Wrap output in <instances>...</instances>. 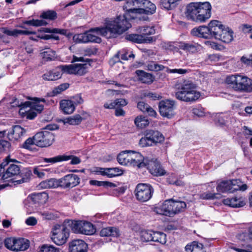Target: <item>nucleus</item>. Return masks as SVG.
Listing matches in <instances>:
<instances>
[{
  "label": "nucleus",
  "instance_id": "e433bc0d",
  "mask_svg": "<svg viewBox=\"0 0 252 252\" xmlns=\"http://www.w3.org/2000/svg\"><path fill=\"white\" fill-rule=\"evenodd\" d=\"M138 32L139 33H141L142 35L145 36V38L149 39V43L153 41V37L149 36V35L155 34V30L153 27H139L138 30Z\"/></svg>",
  "mask_w": 252,
  "mask_h": 252
},
{
  "label": "nucleus",
  "instance_id": "5fc2aeb1",
  "mask_svg": "<svg viewBox=\"0 0 252 252\" xmlns=\"http://www.w3.org/2000/svg\"><path fill=\"white\" fill-rule=\"evenodd\" d=\"M64 157H63V155H61L50 158H44L43 160L46 163L54 164L57 162H63V160L64 159Z\"/></svg>",
  "mask_w": 252,
  "mask_h": 252
},
{
  "label": "nucleus",
  "instance_id": "ea45409f",
  "mask_svg": "<svg viewBox=\"0 0 252 252\" xmlns=\"http://www.w3.org/2000/svg\"><path fill=\"white\" fill-rule=\"evenodd\" d=\"M40 55L45 61H52L56 58V52L50 48H46L41 50Z\"/></svg>",
  "mask_w": 252,
  "mask_h": 252
},
{
  "label": "nucleus",
  "instance_id": "3c124183",
  "mask_svg": "<svg viewBox=\"0 0 252 252\" xmlns=\"http://www.w3.org/2000/svg\"><path fill=\"white\" fill-rule=\"evenodd\" d=\"M24 24L33 26L35 27H39L44 25H46L47 23L43 19L42 20H34L32 19L30 20L25 21L23 22Z\"/></svg>",
  "mask_w": 252,
  "mask_h": 252
},
{
  "label": "nucleus",
  "instance_id": "8fccbe9b",
  "mask_svg": "<svg viewBox=\"0 0 252 252\" xmlns=\"http://www.w3.org/2000/svg\"><path fill=\"white\" fill-rule=\"evenodd\" d=\"M5 134V130L0 131V151H6L10 147V143L5 140H1Z\"/></svg>",
  "mask_w": 252,
  "mask_h": 252
},
{
  "label": "nucleus",
  "instance_id": "f8f14e48",
  "mask_svg": "<svg viewBox=\"0 0 252 252\" xmlns=\"http://www.w3.org/2000/svg\"><path fill=\"white\" fill-rule=\"evenodd\" d=\"M176 102L171 99H165L160 101L158 103L159 112L160 115L168 119L175 115Z\"/></svg>",
  "mask_w": 252,
  "mask_h": 252
},
{
  "label": "nucleus",
  "instance_id": "c85d7f7f",
  "mask_svg": "<svg viewBox=\"0 0 252 252\" xmlns=\"http://www.w3.org/2000/svg\"><path fill=\"white\" fill-rule=\"evenodd\" d=\"M60 67V66H59L55 69L50 70L44 74L42 76L43 79L47 81H54L60 78L62 76L61 73L62 70Z\"/></svg>",
  "mask_w": 252,
  "mask_h": 252
},
{
  "label": "nucleus",
  "instance_id": "39448f33",
  "mask_svg": "<svg viewBox=\"0 0 252 252\" xmlns=\"http://www.w3.org/2000/svg\"><path fill=\"white\" fill-rule=\"evenodd\" d=\"M141 7L140 0H128L123 5V9L125 11L126 13L123 16H119L115 20H116L120 17H123L126 21L130 25L128 22V19H138L139 20H147V17L145 16H139L140 12L138 10Z\"/></svg>",
  "mask_w": 252,
  "mask_h": 252
},
{
  "label": "nucleus",
  "instance_id": "b1692460",
  "mask_svg": "<svg viewBox=\"0 0 252 252\" xmlns=\"http://www.w3.org/2000/svg\"><path fill=\"white\" fill-rule=\"evenodd\" d=\"M87 244L82 240H74L69 243L70 252H87Z\"/></svg>",
  "mask_w": 252,
  "mask_h": 252
},
{
  "label": "nucleus",
  "instance_id": "f257e3e1",
  "mask_svg": "<svg viewBox=\"0 0 252 252\" xmlns=\"http://www.w3.org/2000/svg\"><path fill=\"white\" fill-rule=\"evenodd\" d=\"M130 25L123 17H119L116 20L107 23L104 27L95 28L86 32L87 42L100 43L101 35L107 38H114L122 34L128 29Z\"/></svg>",
  "mask_w": 252,
  "mask_h": 252
},
{
  "label": "nucleus",
  "instance_id": "69168bd1",
  "mask_svg": "<svg viewBox=\"0 0 252 252\" xmlns=\"http://www.w3.org/2000/svg\"><path fill=\"white\" fill-rule=\"evenodd\" d=\"M2 32L8 36H13L15 37H17V29H9L7 28H2L1 29Z\"/></svg>",
  "mask_w": 252,
  "mask_h": 252
},
{
  "label": "nucleus",
  "instance_id": "412c9836",
  "mask_svg": "<svg viewBox=\"0 0 252 252\" xmlns=\"http://www.w3.org/2000/svg\"><path fill=\"white\" fill-rule=\"evenodd\" d=\"M48 198V194L45 191L32 193L29 195L27 197L28 200L31 203L35 205H41L45 204Z\"/></svg>",
  "mask_w": 252,
  "mask_h": 252
},
{
  "label": "nucleus",
  "instance_id": "7c9ffc66",
  "mask_svg": "<svg viewBox=\"0 0 252 252\" xmlns=\"http://www.w3.org/2000/svg\"><path fill=\"white\" fill-rule=\"evenodd\" d=\"M131 151H125L120 153L117 156L118 162L123 165L130 166Z\"/></svg>",
  "mask_w": 252,
  "mask_h": 252
},
{
  "label": "nucleus",
  "instance_id": "0e129e2a",
  "mask_svg": "<svg viewBox=\"0 0 252 252\" xmlns=\"http://www.w3.org/2000/svg\"><path fill=\"white\" fill-rule=\"evenodd\" d=\"M30 104V102L26 101L24 103L23 106L20 107L19 112V114L23 117H25L26 116V113L27 112V110L29 108Z\"/></svg>",
  "mask_w": 252,
  "mask_h": 252
},
{
  "label": "nucleus",
  "instance_id": "603ef678",
  "mask_svg": "<svg viewBox=\"0 0 252 252\" xmlns=\"http://www.w3.org/2000/svg\"><path fill=\"white\" fill-rule=\"evenodd\" d=\"M90 183L92 185L97 186L98 187L103 186L105 187H115L116 185L111 182L107 181H99L96 180H91Z\"/></svg>",
  "mask_w": 252,
  "mask_h": 252
},
{
  "label": "nucleus",
  "instance_id": "c756f323",
  "mask_svg": "<svg viewBox=\"0 0 252 252\" xmlns=\"http://www.w3.org/2000/svg\"><path fill=\"white\" fill-rule=\"evenodd\" d=\"M39 187L41 189L57 188L60 187V179L51 178L43 181L40 183Z\"/></svg>",
  "mask_w": 252,
  "mask_h": 252
},
{
  "label": "nucleus",
  "instance_id": "6e6d98bb",
  "mask_svg": "<svg viewBox=\"0 0 252 252\" xmlns=\"http://www.w3.org/2000/svg\"><path fill=\"white\" fill-rule=\"evenodd\" d=\"M149 70L152 71H158L162 70L164 67L161 64H158L154 62H150L147 66Z\"/></svg>",
  "mask_w": 252,
  "mask_h": 252
},
{
  "label": "nucleus",
  "instance_id": "f3484780",
  "mask_svg": "<svg viewBox=\"0 0 252 252\" xmlns=\"http://www.w3.org/2000/svg\"><path fill=\"white\" fill-rule=\"evenodd\" d=\"M87 64L75 63L60 65V68L63 73L70 74L83 75L87 72Z\"/></svg>",
  "mask_w": 252,
  "mask_h": 252
},
{
  "label": "nucleus",
  "instance_id": "f704fd0d",
  "mask_svg": "<svg viewBox=\"0 0 252 252\" xmlns=\"http://www.w3.org/2000/svg\"><path fill=\"white\" fill-rule=\"evenodd\" d=\"M120 232L118 228L114 227H108L102 229L100 232V235L101 237H118Z\"/></svg>",
  "mask_w": 252,
  "mask_h": 252
},
{
  "label": "nucleus",
  "instance_id": "cd10ccee",
  "mask_svg": "<svg viewBox=\"0 0 252 252\" xmlns=\"http://www.w3.org/2000/svg\"><path fill=\"white\" fill-rule=\"evenodd\" d=\"M60 108L63 113L66 114H72L75 110L73 102L70 100H62L60 103Z\"/></svg>",
  "mask_w": 252,
  "mask_h": 252
},
{
  "label": "nucleus",
  "instance_id": "4468645a",
  "mask_svg": "<svg viewBox=\"0 0 252 252\" xmlns=\"http://www.w3.org/2000/svg\"><path fill=\"white\" fill-rule=\"evenodd\" d=\"M150 173L154 176H161L164 175L166 172L162 167L157 158L147 157L145 158V165Z\"/></svg>",
  "mask_w": 252,
  "mask_h": 252
},
{
  "label": "nucleus",
  "instance_id": "5701e85b",
  "mask_svg": "<svg viewBox=\"0 0 252 252\" xmlns=\"http://www.w3.org/2000/svg\"><path fill=\"white\" fill-rule=\"evenodd\" d=\"M145 158L140 153L131 151L130 166H137L138 168L144 167Z\"/></svg>",
  "mask_w": 252,
  "mask_h": 252
},
{
  "label": "nucleus",
  "instance_id": "2eb2a0df",
  "mask_svg": "<svg viewBox=\"0 0 252 252\" xmlns=\"http://www.w3.org/2000/svg\"><path fill=\"white\" fill-rule=\"evenodd\" d=\"M72 229L76 233L88 235H93L96 231L94 226L92 223L84 220L75 221L73 223Z\"/></svg>",
  "mask_w": 252,
  "mask_h": 252
},
{
  "label": "nucleus",
  "instance_id": "e2e57ef3",
  "mask_svg": "<svg viewBox=\"0 0 252 252\" xmlns=\"http://www.w3.org/2000/svg\"><path fill=\"white\" fill-rule=\"evenodd\" d=\"M139 144L141 147H142L151 146L153 145L150 139L147 138V134L146 132H145V136L140 139Z\"/></svg>",
  "mask_w": 252,
  "mask_h": 252
},
{
  "label": "nucleus",
  "instance_id": "864d4df0",
  "mask_svg": "<svg viewBox=\"0 0 252 252\" xmlns=\"http://www.w3.org/2000/svg\"><path fill=\"white\" fill-rule=\"evenodd\" d=\"M121 58L122 60L127 61L129 59H133L134 58V55L127 49H123L122 50L119 51Z\"/></svg>",
  "mask_w": 252,
  "mask_h": 252
},
{
  "label": "nucleus",
  "instance_id": "9d476101",
  "mask_svg": "<svg viewBox=\"0 0 252 252\" xmlns=\"http://www.w3.org/2000/svg\"><path fill=\"white\" fill-rule=\"evenodd\" d=\"M217 20H212L209 23L208 26H201L194 28L191 31V34L193 36L209 38L214 37L215 31L213 30L215 28Z\"/></svg>",
  "mask_w": 252,
  "mask_h": 252
},
{
  "label": "nucleus",
  "instance_id": "4c0bfd02",
  "mask_svg": "<svg viewBox=\"0 0 252 252\" xmlns=\"http://www.w3.org/2000/svg\"><path fill=\"white\" fill-rule=\"evenodd\" d=\"M179 47L180 49L185 51L186 52L194 53L197 52L199 45L196 43L182 42L180 43Z\"/></svg>",
  "mask_w": 252,
  "mask_h": 252
},
{
  "label": "nucleus",
  "instance_id": "f03ea898",
  "mask_svg": "<svg viewBox=\"0 0 252 252\" xmlns=\"http://www.w3.org/2000/svg\"><path fill=\"white\" fill-rule=\"evenodd\" d=\"M175 88L177 90L175 97L182 101L193 102L201 96L200 93L197 90V85L189 80L178 81L175 84Z\"/></svg>",
  "mask_w": 252,
  "mask_h": 252
},
{
  "label": "nucleus",
  "instance_id": "4d7b16f0",
  "mask_svg": "<svg viewBox=\"0 0 252 252\" xmlns=\"http://www.w3.org/2000/svg\"><path fill=\"white\" fill-rule=\"evenodd\" d=\"M73 40L76 43H87L86 32L75 34L73 36Z\"/></svg>",
  "mask_w": 252,
  "mask_h": 252
},
{
  "label": "nucleus",
  "instance_id": "aec40b11",
  "mask_svg": "<svg viewBox=\"0 0 252 252\" xmlns=\"http://www.w3.org/2000/svg\"><path fill=\"white\" fill-rule=\"evenodd\" d=\"M154 211L158 214L172 217V199L166 200L155 207Z\"/></svg>",
  "mask_w": 252,
  "mask_h": 252
},
{
  "label": "nucleus",
  "instance_id": "393cba45",
  "mask_svg": "<svg viewBox=\"0 0 252 252\" xmlns=\"http://www.w3.org/2000/svg\"><path fill=\"white\" fill-rule=\"evenodd\" d=\"M223 203L233 208H239L245 205L244 198L242 197L227 198L223 200Z\"/></svg>",
  "mask_w": 252,
  "mask_h": 252
},
{
  "label": "nucleus",
  "instance_id": "680f3d73",
  "mask_svg": "<svg viewBox=\"0 0 252 252\" xmlns=\"http://www.w3.org/2000/svg\"><path fill=\"white\" fill-rule=\"evenodd\" d=\"M220 197L219 193H212L209 192H204L200 195V198L203 199H214Z\"/></svg>",
  "mask_w": 252,
  "mask_h": 252
},
{
  "label": "nucleus",
  "instance_id": "774afa93",
  "mask_svg": "<svg viewBox=\"0 0 252 252\" xmlns=\"http://www.w3.org/2000/svg\"><path fill=\"white\" fill-rule=\"evenodd\" d=\"M33 172L34 175H36L40 178H43L45 174L43 169L39 166L35 167L33 169Z\"/></svg>",
  "mask_w": 252,
  "mask_h": 252
},
{
  "label": "nucleus",
  "instance_id": "9b49d317",
  "mask_svg": "<svg viewBox=\"0 0 252 252\" xmlns=\"http://www.w3.org/2000/svg\"><path fill=\"white\" fill-rule=\"evenodd\" d=\"M134 192L137 199L144 202L152 197L154 189L150 184L140 183L136 186Z\"/></svg>",
  "mask_w": 252,
  "mask_h": 252
},
{
  "label": "nucleus",
  "instance_id": "2f4dec72",
  "mask_svg": "<svg viewBox=\"0 0 252 252\" xmlns=\"http://www.w3.org/2000/svg\"><path fill=\"white\" fill-rule=\"evenodd\" d=\"M34 101L30 102L29 106L36 112L40 113L44 109V104L46 100L44 98L34 97L33 99Z\"/></svg>",
  "mask_w": 252,
  "mask_h": 252
},
{
  "label": "nucleus",
  "instance_id": "bf43d9fd",
  "mask_svg": "<svg viewBox=\"0 0 252 252\" xmlns=\"http://www.w3.org/2000/svg\"><path fill=\"white\" fill-rule=\"evenodd\" d=\"M63 157H64V159L63 160V161H68L71 159L70 164L72 165L78 164L81 161L80 158L73 155H67L63 154Z\"/></svg>",
  "mask_w": 252,
  "mask_h": 252
},
{
  "label": "nucleus",
  "instance_id": "ddd939ff",
  "mask_svg": "<svg viewBox=\"0 0 252 252\" xmlns=\"http://www.w3.org/2000/svg\"><path fill=\"white\" fill-rule=\"evenodd\" d=\"M69 237L68 229L64 225H56L52 230V239L58 245L65 243Z\"/></svg>",
  "mask_w": 252,
  "mask_h": 252
},
{
  "label": "nucleus",
  "instance_id": "72a5a7b5",
  "mask_svg": "<svg viewBox=\"0 0 252 252\" xmlns=\"http://www.w3.org/2000/svg\"><path fill=\"white\" fill-rule=\"evenodd\" d=\"M186 252H203L204 246L197 241H193L185 247Z\"/></svg>",
  "mask_w": 252,
  "mask_h": 252
},
{
  "label": "nucleus",
  "instance_id": "dca6fc26",
  "mask_svg": "<svg viewBox=\"0 0 252 252\" xmlns=\"http://www.w3.org/2000/svg\"><path fill=\"white\" fill-rule=\"evenodd\" d=\"M34 140L35 145L45 147L52 145L54 141V136L51 132L44 130L37 133L34 135Z\"/></svg>",
  "mask_w": 252,
  "mask_h": 252
},
{
  "label": "nucleus",
  "instance_id": "a19ab883",
  "mask_svg": "<svg viewBox=\"0 0 252 252\" xmlns=\"http://www.w3.org/2000/svg\"><path fill=\"white\" fill-rule=\"evenodd\" d=\"M82 120V117L80 115L76 114L64 119L63 120V122L64 124L78 125L81 123Z\"/></svg>",
  "mask_w": 252,
  "mask_h": 252
},
{
  "label": "nucleus",
  "instance_id": "a211bd4d",
  "mask_svg": "<svg viewBox=\"0 0 252 252\" xmlns=\"http://www.w3.org/2000/svg\"><path fill=\"white\" fill-rule=\"evenodd\" d=\"M60 187L63 189L72 188L77 186L80 183L78 175L69 174L60 179Z\"/></svg>",
  "mask_w": 252,
  "mask_h": 252
},
{
  "label": "nucleus",
  "instance_id": "de8ad7c7",
  "mask_svg": "<svg viewBox=\"0 0 252 252\" xmlns=\"http://www.w3.org/2000/svg\"><path fill=\"white\" fill-rule=\"evenodd\" d=\"M215 118L216 124L220 126H225L229 120V118L227 115L222 114H217Z\"/></svg>",
  "mask_w": 252,
  "mask_h": 252
},
{
  "label": "nucleus",
  "instance_id": "49530a36",
  "mask_svg": "<svg viewBox=\"0 0 252 252\" xmlns=\"http://www.w3.org/2000/svg\"><path fill=\"white\" fill-rule=\"evenodd\" d=\"M40 17L44 19L54 20L57 18V13L54 10H48L43 11Z\"/></svg>",
  "mask_w": 252,
  "mask_h": 252
},
{
  "label": "nucleus",
  "instance_id": "79ce46f5",
  "mask_svg": "<svg viewBox=\"0 0 252 252\" xmlns=\"http://www.w3.org/2000/svg\"><path fill=\"white\" fill-rule=\"evenodd\" d=\"M152 241L164 245L166 243V235L163 232L153 231Z\"/></svg>",
  "mask_w": 252,
  "mask_h": 252
},
{
  "label": "nucleus",
  "instance_id": "338daca9",
  "mask_svg": "<svg viewBox=\"0 0 252 252\" xmlns=\"http://www.w3.org/2000/svg\"><path fill=\"white\" fill-rule=\"evenodd\" d=\"M33 145H35L34 136L33 138H28L24 143L23 147L25 149H30Z\"/></svg>",
  "mask_w": 252,
  "mask_h": 252
},
{
  "label": "nucleus",
  "instance_id": "0eeeda50",
  "mask_svg": "<svg viewBox=\"0 0 252 252\" xmlns=\"http://www.w3.org/2000/svg\"><path fill=\"white\" fill-rule=\"evenodd\" d=\"M248 188L246 184L241 185L240 180H232L222 181L217 187V190L219 192H229L233 193L236 190L245 191Z\"/></svg>",
  "mask_w": 252,
  "mask_h": 252
},
{
  "label": "nucleus",
  "instance_id": "4be33fe9",
  "mask_svg": "<svg viewBox=\"0 0 252 252\" xmlns=\"http://www.w3.org/2000/svg\"><path fill=\"white\" fill-rule=\"evenodd\" d=\"M26 133V130L19 125L12 127V129L7 133L9 140L15 142L20 141Z\"/></svg>",
  "mask_w": 252,
  "mask_h": 252
},
{
  "label": "nucleus",
  "instance_id": "a878e982",
  "mask_svg": "<svg viewBox=\"0 0 252 252\" xmlns=\"http://www.w3.org/2000/svg\"><path fill=\"white\" fill-rule=\"evenodd\" d=\"M145 132L147 134V138L150 139L152 145L155 143H161L164 140L163 135L158 131L147 130Z\"/></svg>",
  "mask_w": 252,
  "mask_h": 252
},
{
  "label": "nucleus",
  "instance_id": "37998d69",
  "mask_svg": "<svg viewBox=\"0 0 252 252\" xmlns=\"http://www.w3.org/2000/svg\"><path fill=\"white\" fill-rule=\"evenodd\" d=\"M43 32L45 33H59L60 34L69 36V34L68 33V31L65 29H61L58 28L50 29L48 28H41L38 30V32Z\"/></svg>",
  "mask_w": 252,
  "mask_h": 252
},
{
  "label": "nucleus",
  "instance_id": "13d9d810",
  "mask_svg": "<svg viewBox=\"0 0 252 252\" xmlns=\"http://www.w3.org/2000/svg\"><path fill=\"white\" fill-rule=\"evenodd\" d=\"M69 84L68 83H63L58 87L55 88L52 91V95H56L61 94L62 92L65 91L69 88Z\"/></svg>",
  "mask_w": 252,
  "mask_h": 252
},
{
  "label": "nucleus",
  "instance_id": "c9c22d12",
  "mask_svg": "<svg viewBox=\"0 0 252 252\" xmlns=\"http://www.w3.org/2000/svg\"><path fill=\"white\" fill-rule=\"evenodd\" d=\"M182 0H160V5L161 8L170 10L177 6Z\"/></svg>",
  "mask_w": 252,
  "mask_h": 252
},
{
  "label": "nucleus",
  "instance_id": "c03bdc74",
  "mask_svg": "<svg viewBox=\"0 0 252 252\" xmlns=\"http://www.w3.org/2000/svg\"><path fill=\"white\" fill-rule=\"evenodd\" d=\"M134 124L137 127L143 128L149 125V121L145 117L138 116L135 119Z\"/></svg>",
  "mask_w": 252,
  "mask_h": 252
},
{
  "label": "nucleus",
  "instance_id": "7ed1b4c3",
  "mask_svg": "<svg viewBox=\"0 0 252 252\" xmlns=\"http://www.w3.org/2000/svg\"><path fill=\"white\" fill-rule=\"evenodd\" d=\"M212 6L209 2H193L186 7L187 18L193 22H204L211 16Z\"/></svg>",
  "mask_w": 252,
  "mask_h": 252
},
{
  "label": "nucleus",
  "instance_id": "6ab92c4d",
  "mask_svg": "<svg viewBox=\"0 0 252 252\" xmlns=\"http://www.w3.org/2000/svg\"><path fill=\"white\" fill-rule=\"evenodd\" d=\"M141 7L138 11L140 12L139 16H145L148 19L147 15H152L156 11L157 7L156 5L148 0H140Z\"/></svg>",
  "mask_w": 252,
  "mask_h": 252
},
{
  "label": "nucleus",
  "instance_id": "423d86ee",
  "mask_svg": "<svg viewBox=\"0 0 252 252\" xmlns=\"http://www.w3.org/2000/svg\"><path fill=\"white\" fill-rule=\"evenodd\" d=\"M7 164L3 168L4 173L1 176V180L4 182H10L16 184H20L24 182L23 178L15 180L16 177L19 175L20 169L18 165L10 162H17L15 159H11L9 157H7Z\"/></svg>",
  "mask_w": 252,
  "mask_h": 252
},
{
  "label": "nucleus",
  "instance_id": "a18cd8bd",
  "mask_svg": "<svg viewBox=\"0 0 252 252\" xmlns=\"http://www.w3.org/2000/svg\"><path fill=\"white\" fill-rule=\"evenodd\" d=\"M123 171L119 168H106L105 175L109 178H112L122 175Z\"/></svg>",
  "mask_w": 252,
  "mask_h": 252
},
{
  "label": "nucleus",
  "instance_id": "473e14b6",
  "mask_svg": "<svg viewBox=\"0 0 252 252\" xmlns=\"http://www.w3.org/2000/svg\"><path fill=\"white\" fill-rule=\"evenodd\" d=\"M137 108L142 112L146 113L148 115L156 117L157 113L154 109L144 101H140L137 103Z\"/></svg>",
  "mask_w": 252,
  "mask_h": 252
},
{
  "label": "nucleus",
  "instance_id": "58836bf2",
  "mask_svg": "<svg viewBox=\"0 0 252 252\" xmlns=\"http://www.w3.org/2000/svg\"><path fill=\"white\" fill-rule=\"evenodd\" d=\"M145 37L140 34H130L126 36V38L131 41L137 43H149V39L145 38Z\"/></svg>",
  "mask_w": 252,
  "mask_h": 252
},
{
  "label": "nucleus",
  "instance_id": "1a4fd4ad",
  "mask_svg": "<svg viewBox=\"0 0 252 252\" xmlns=\"http://www.w3.org/2000/svg\"><path fill=\"white\" fill-rule=\"evenodd\" d=\"M4 245L8 249L14 251H24L30 246L29 241L24 238H8L4 241Z\"/></svg>",
  "mask_w": 252,
  "mask_h": 252
},
{
  "label": "nucleus",
  "instance_id": "052dcab7",
  "mask_svg": "<svg viewBox=\"0 0 252 252\" xmlns=\"http://www.w3.org/2000/svg\"><path fill=\"white\" fill-rule=\"evenodd\" d=\"M40 252H60V250L52 245H44L41 246Z\"/></svg>",
  "mask_w": 252,
  "mask_h": 252
},
{
  "label": "nucleus",
  "instance_id": "20e7f679",
  "mask_svg": "<svg viewBox=\"0 0 252 252\" xmlns=\"http://www.w3.org/2000/svg\"><path fill=\"white\" fill-rule=\"evenodd\" d=\"M226 83L235 91L252 92V80L246 76L236 74L225 79Z\"/></svg>",
  "mask_w": 252,
  "mask_h": 252
},
{
  "label": "nucleus",
  "instance_id": "6e6552de",
  "mask_svg": "<svg viewBox=\"0 0 252 252\" xmlns=\"http://www.w3.org/2000/svg\"><path fill=\"white\" fill-rule=\"evenodd\" d=\"M216 26L213 30L215 31L214 37L223 42L228 43L233 40V31L228 27L222 24L221 22L217 20Z\"/></svg>",
  "mask_w": 252,
  "mask_h": 252
},
{
  "label": "nucleus",
  "instance_id": "bb28decb",
  "mask_svg": "<svg viewBox=\"0 0 252 252\" xmlns=\"http://www.w3.org/2000/svg\"><path fill=\"white\" fill-rule=\"evenodd\" d=\"M135 74L137 76L138 80L143 83L151 84L155 79L151 74L141 70H137Z\"/></svg>",
  "mask_w": 252,
  "mask_h": 252
},
{
  "label": "nucleus",
  "instance_id": "09e8293b",
  "mask_svg": "<svg viewBox=\"0 0 252 252\" xmlns=\"http://www.w3.org/2000/svg\"><path fill=\"white\" fill-rule=\"evenodd\" d=\"M153 231L152 230H142L140 232V239L143 242H150L152 241Z\"/></svg>",
  "mask_w": 252,
  "mask_h": 252
}]
</instances>
